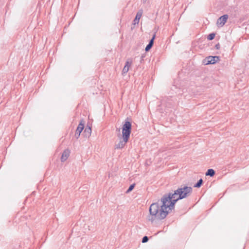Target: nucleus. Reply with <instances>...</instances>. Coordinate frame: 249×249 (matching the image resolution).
<instances>
[{"instance_id":"4","label":"nucleus","mask_w":249,"mask_h":249,"mask_svg":"<svg viewBox=\"0 0 249 249\" xmlns=\"http://www.w3.org/2000/svg\"><path fill=\"white\" fill-rule=\"evenodd\" d=\"M219 57L218 56H209L205 59V64H214L219 61Z\"/></svg>"},{"instance_id":"20","label":"nucleus","mask_w":249,"mask_h":249,"mask_svg":"<svg viewBox=\"0 0 249 249\" xmlns=\"http://www.w3.org/2000/svg\"><path fill=\"white\" fill-rule=\"evenodd\" d=\"M142 0L143 2V3L146 2V1H147V0Z\"/></svg>"},{"instance_id":"16","label":"nucleus","mask_w":249,"mask_h":249,"mask_svg":"<svg viewBox=\"0 0 249 249\" xmlns=\"http://www.w3.org/2000/svg\"><path fill=\"white\" fill-rule=\"evenodd\" d=\"M135 184L134 183L131 184L128 189L126 191V193H128L131 192L134 188Z\"/></svg>"},{"instance_id":"7","label":"nucleus","mask_w":249,"mask_h":249,"mask_svg":"<svg viewBox=\"0 0 249 249\" xmlns=\"http://www.w3.org/2000/svg\"><path fill=\"white\" fill-rule=\"evenodd\" d=\"M123 140L120 141L118 144H115V149H122L124 147L126 143L128 142L129 140H124V138H122Z\"/></svg>"},{"instance_id":"12","label":"nucleus","mask_w":249,"mask_h":249,"mask_svg":"<svg viewBox=\"0 0 249 249\" xmlns=\"http://www.w3.org/2000/svg\"><path fill=\"white\" fill-rule=\"evenodd\" d=\"M215 171L213 169H209L206 172L205 175L212 177L215 175Z\"/></svg>"},{"instance_id":"2","label":"nucleus","mask_w":249,"mask_h":249,"mask_svg":"<svg viewBox=\"0 0 249 249\" xmlns=\"http://www.w3.org/2000/svg\"><path fill=\"white\" fill-rule=\"evenodd\" d=\"M131 129V123L130 121L125 120L122 127V138H124V140H129Z\"/></svg>"},{"instance_id":"15","label":"nucleus","mask_w":249,"mask_h":249,"mask_svg":"<svg viewBox=\"0 0 249 249\" xmlns=\"http://www.w3.org/2000/svg\"><path fill=\"white\" fill-rule=\"evenodd\" d=\"M156 37V33H155L153 35L151 39L149 40L148 44H150L151 46H153L154 40Z\"/></svg>"},{"instance_id":"5","label":"nucleus","mask_w":249,"mask_h":249,"mask_svg":"<svg viewBox=\"0 0 249 249\" xmlns=\"http://www.w3.org/2000/svg\"><path fill=\"white\" fill-rule=\"evenodd\" d=\"M84 122L83 120H82L79 124H78L75 133V137L76 139H78L80 136L81 132L84 129Z\"/></svg>"},{"instance_id":"8","label":"nucleus","mask_w":249,"mask_h":249,"mask_svg":"<svg viewBox=\"0 0 249 249\" xmlns=\"http://www.w3.org/2000/svg\"><path fill=\"white\" fill-rule=\"evenodd\" d=\"M70 154V151L68 149H65L63 152L62 153L61 160L62 162H64L66 161L68 157H69Z\"/></svg>"},{"instance_id":"18","label":"nucleus","mask_w":249,"mask_h":249,"mask_svg":"<svg viewBox=\"0 0 249 249\" xmlns=\"http://www.w3.org/2000/svg\"><path fill=\"white\" fill-rule=\"evenodd\" d=\"M152 47V46L148 44L145 48V51L146 52H148L151 49Z\"/></svg>"},{"instance_id":"10","label":"nucleus","mask_w":249,"mask_h":249,"mask_svg":"<svg viewBox=\"0 0 249 249\" xmlns=\"http://www.w3.org/2000/svg\"><path fill=\"white\" fill-rule=\"evenodd\" d=\"M131 63L129 62V61L126 62L125 66H124V67L123 69V71H122L123 74H126L128 72V71L129 70V68L130 66Z\"/></svg>"},{"instance_id":"21","label":"nucleus","mask_w":249,"mask_h":249,"mask_svg":"<svg viewBox=\"0 0 249 249\" xmlns=\"http://www.w3.org/2000/svg\"><path fill=\"white\" fill-rule=\"evenodd\" d=\"M144 56L142 55L141 57V60H143Z\"/></svg>"},{"instance_id":"3","label":"nucleus","mask_w":249,"mask_h":249,"mask_svg":"<svg viewBox=\"0 0 249 249\" xmlns=\"http://www.w3.org/2000/svg\"><path fill=\"white\" fill-rule=\"evenodd\" d=\"M175 102L172 97H165L161 100V105L170 108L174 105Z\"/></svg>"},{"instance_id":"9","label":"nucleus","mask_w":249,"mask_h":249,"mask_svg":"<svg viewBox=\"0 0 249 249\" xmlns=\"http://www.w3.org/2000/svg\"><path fill=\"white\" fill-rule=\"evenodd\" d=\"M142 12H143V11L142 10H140L137 13L136 17H135L134 19L133 20V24L134 25L139 23L140 19L141 18L142 16Z\"/></svg>"},{"instance_id":"1","label":"nucleus","mask_w":249,"mask_h":249,"mask_svg":"<svg viewBox=\"0 0 249 249\" xmlns=\"http://www.w3.org/2000/svg\"><path fill=\"white\" fill-rule=\"evenodd\" d=\"M192 192L191 187L181 185L174 193L164 194L160 199L161 205L159 201L153 203L150 206L149 211L150 216L148 220L153 223L155 220L164 219L169 213V211L174 209L176 202L180 199L186 198Z\"/></svg>"},{"instance_id":"13","label":"nucleus","mask_w":249,"mask_h":249,"mask_svg":"<svg viewBox=\"0 0 249 249\" xmlns=\"http://www.w3.org/2000/svg\"><path fill=\"white\" fill-rule=\"evenodd\" d=\"M203 183V180L202 178L199 179L197 182L194 185V187L199 188L201 186Z\"/></svg>"},{"instance_id":"19","label":"nucleus","mask_w":249,"mask_h":249,"mask_svg":"<svg viewBox=\"0 0 249 249\" xmlns=\"http://www.w3.org/2000/svg\"><path fill=\"white\" fill-rule=\"evenodd\" d=\"M215 47L216 49H219L220 47V45L219 43H217L215 45Z\"/></svg>"},{"instance_id":"14","label":"nucleus","mask_w":249,"mask_h":249,"mask_svg":"<svg viewBox=\"0 0 249 249\" xmlns=\"http://www.w3.org/2000/svg\"><path fill=\"white\" fill-rule=\"evenodd\" d=\"M215 36V33H211L209 35H208V36H207V39L209 40H212L213 39H214Z\"/></svg>"},{"instance_id":"6","label":"nucleus","mask_w":249,"mask_h":249,"mask_svg":"<svg viewBox=\"0 0 249 249\" xmlns=\"http://www.w3.org/2000/svg\"><path fill=\"white\" fill-rule=\"evenodd\" d=\"M228 18V15H224L218 18L217 19V23L220 24L221 26H223L226 22Z\"/></svg>"},{"instance_id":"11","label":"nucleus","mask_w":249,"mask_h":249,"mask_svg":"<svg viewBox=\"0 0 249 249\" xmlns=\"http://www.w3.org/2000/svg\"><path fill=\"white\" fill-rule=\"evenodd\" d=\"M91 133V128L90 127L87 126L84 131V133L85 134L86 137H89Z\"/></svg>"},{"instance_id":"17","label":"nucleus","mask_w":249,"mask_h":249,"mask_svg":"<svg viewBox=\"0 0 249 249\" xmlns=\"http://www.w3.org/2000/svg\"><path fill=\"white\" fill-rule=\"evenodd\" d=\"M148 240L149 238L147 236H144L142 238V242L143 243H146L147 242H148Z\"/></svg>"}]
</instances>
